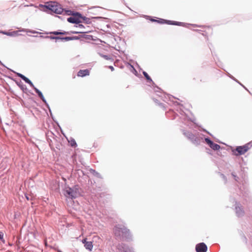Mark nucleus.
I'll list each match as a JSON object with an SVG mask.
<instances>
[{"label":"nucleus","mask_w":252,"mask_h":252,"mask_svg":"<svg viewBox=\"0 0 252 252\" xmlns=\"http://www.w3.org/2000/svg\"><path fill=\"white\" fill-rule=\"evenodd\" d=\"M114 232L116 236H121L126 240L131 239V235L129 230L124 225H116L114 228Z\"/></svg>","instance_id":"nucleus-1"},{"label":"nucleus","mask_w":252,"mask_h":252,"mask_svg":"<svg viewBox=\"0 0 252 252\" xmlns=\"http://www.w3.org/2000/svg\"><path fill=\"white\" fill-rule=\"evenodd\" d=\"M63 12V9L57 2L48 1V13L53 12L60 14Z\"/></svg>","instance_id":"nucleus-2"},{"label":"nucleus","mask_w":252,"mask_h":252,"mask_svg":"<svg viewBox=\"0 0 252 252\" xmlns=\"http://www.w3.org/2000/svg\"><path fill=\"white\" fill-rule=\"evenodd\" d=\"M64 194L66 197L71 199L75 198L78 195V192L76 189L69 187L65 188L64 190Z\"/></svg>","instance_id":"nucleus-3"},{"label":"nucleus","mask_w":252,"mask_h":252,"mask_svg":"<svg viewBox=\"0 0 252 252\" xmlns=\"http://www.w3.org/2000/svg\"><path fill=\"white\" fill-rule=\"evenodd\" d=\"M183 134L188 139H190L194 144L198 145L200 144V139L195 136L191 132L189 131H183Z\"/></svg>","instance_id":"nucleus-4"},{"label":"nucleus","mask_w":252,"mask_h":252,"mask_svg":"<svg viewBox=\"0 0 252 252\" xmlns=\"http://www.w3.org/2000/svg\"><path fill=\"white\" fill-rule=\"evenodd\" d=\"M235 211L238 217H242L245 215V211L243 206L239 203L236 202L235 204Z\"/></svg>","instance_id":"nucleus-5"},{"label":"nucleus","mask_w":252,"mask_h":252,"mask_svg":"<svg viewBox=\"0 0 252 252\" xmlns=\"http://www.w3.org/2000/svg\"><path fill=\"white\" fill-rule=\"evenodd\" d=\"M250 149L249 144H247L242 146H238L236 147L235 151L238 154L234 153L236 156L241 155L246 153Z\"/></svg>","instance_id":"nucleus-6"},{"label":"nucleus","mask_w":252,"mask_h":252,"mask_svg":"<svg viewBox=\"0 0 252 252\" xmlns=\"http://www.w3.org/2000/svg\"><path fill=\"white\" fill-rule=\"evenodd\" d=\"M48 38H50L52 39H56V41H69L72 40L78 39L79 38L77 36H72V37H60L58 36H48Z\"/></svg>","instance_id":"nucleus-7"},{"label":"nucleus","mask_w":252,"mask_h":252,"mask_svg":"<svg viewBox=\"0 0 252 252\" xmlns=\"http://www.w3.org/2000/svg\"><path fill=\"white\" fill-rule=\"evenodd\" d=\"M117 248L119 252H132V248H129L123 243L119 244L117 246Z\"/></svg>","instance_id":"nucleus-8"},{"label":"nucleus","mask_w":252,"mask_h":252,"mask_svg":"<svg viewBox=\"0 0 252 252\" xmlns=\"http://www.w3.org/2000/svg\"><path fill=\"white\" fill-rule=\"evenodd\" d=\"M205 141L206 143L214 150H218L220 149V146L217 144L214 143L209 138H205Z\"/></svg>","instance_id":"nucleus-9"},{"label":"nucleus","mask_w":252,"mask_h":252,"mask_svg":"<svg viewBox=\"0 0 252 252\" xmlns=\"http://www.w3.org/2000/svg\"><path fill=\"white\" fill-rule=\"evenodd\" d=\"M195 250L197 252H206L207 250V247L204 243H200L196 245Z\"/></svg>","instance_id":"nucleus-10"},{"label":"nucleus","mask_w":252,"mask_h":252,"mask_svg":"<svg viewBox=\"0 0 252 252\" xmlns=\"http://www.w3.org/2000/svg\"><path fill=\"white\" fill-rule=\"evenodd\" d=\"M63 13L67 15L78 16L79 17H81L83 20H86L87 19L85 17L82 16L80 13H79V12L73 13L72 11L70 10H63Z\"/></svg>","instance_id":"nucleus-11"},{"label":"nucleus","mask_w":252,"mask_h":252,"mask_svg":"<svg viewBox=\"0 0 252 252\" xmlns=\"http://www.w3.org/2000/svg\"><path fill=\"white\" fill-rule=\"evenodd\" d=\"M79 18H82L81 17H79L78 16H75V17H70L67 19V21L73 24H79L80 23V21Z\"/></svg>","instance_id":"nucleus-12"},{"label":"nucleus","mask_w":252,"mask_h":252,"mask_svg":"<svg viewBox=\"0 0 252 252\" xmlns=\"http://www.w3.org/2000/svg\"><path fill=\"white\" fill-rule=\"evenodd\" d=\"M165 23L169 24V25L182 26L183 27H187V25H189V24L185 23L175 22V21H169V20H166Z\"/></svg>","instance_id":"nucleus-13"},{"label":"nucleus","mask_w":252,"mask_h":252,"mask_svg":"<svg viewBox=\"0 0 252 252\" xmlns=\"http://www.w3.org/2000/svg\"><path fill=\"white\" fill-rule=\"evenodd\" d=\"M89 75V70L87 69L84 70H80L77 73V75L80 77H84Z\"/></svg>","instance_id":"nucleus-14"},{"label":"nucleus","mask_w":252,"mask_h":252,"mask_svg":"<svg viewBox=\"0 0 252 252\" xmlns=\"http://www.w3.org/2000/svg\"><path fill=\"white\" fill-rule=\"evenodd\" d=\"M18 76L23 79L26 83L29 84L31 87H33L32 83L26 76L21 74H19Z\"/></svg>","instance_id":"nucleus-15"},{"label":"nucleus","mask_w":252,"mask_h":252,"mask_svg":"<svg viewBox=\"0 0 252 252\" xmlns=\"http://www.w3.org/2000/svg\"><path fill=\"white\" fill-rule=\"evenodd\" d=\"M84 247H85V248L86 249L89 250L90 251H91L92 250L93 247L92 242L91 241H89V242L85 243V245H84Z\"/></svg>","instance_id":"nucleus-16"},{"label":"nucleus","mask_w":252,"mask_h":252,"mask_svg":"<svg viewBox=\"0 0 252 252\" xmlns=\"http://www.w3.org/2000/svg\"><path fill=\"white\" fill-rule=\"evenodd\" d=\"M68 141L71 147H75L77 146V144L74 139L70 138V140H68Z\"/></svg>","instance_id":"nucleus-17"},{"label":"nucleus","mask_w":252,"mask_h":252,"mask_svg":"<svg viewBox=\"0 0 252 252\" xmlns=\"http://www.w3.org/2000/svg\"><path fill=\"white\" fill-rule=\"evenodd\" d=\"M143 74L144 76H145V77L146 78V79H147L148 81H149V82H152V83H153V81H152V79H151V77L149 76V75L148 74V73H147L146 72H145V71H143Z\"/></svg>","instance_id":"nucleus-18"},{"label":"nucleus","mask_w":252,"mask_h":252,"mask_svg":"<svg viewBox=\"0 0 252 252\" xmlns=\"http://www.w3.org/2000/svg\"><path fill=\"white\" fill-rule=\"evenodd\" d=\"M35 92H36V93H37L38 96L43 100V101L45 102V103H46V101L45 100L43 95L42 94V93L37 89H35Z\"/></svg>","instance_id":"nucleus-19"},{"label":"nucleus","mask_w":252,"mask_h":252,"mask_svg":"<svg viewBox=\"0 0 252 252\" xmlns=\"http://www.w3.org/2000/svg\"><path fill=\"white\" fill-rule=\"evenodd\" d=\"M151 21L152 22H158V23H161V24H164V23H165V22H166L165 20L162 19H160L159 20H155L154 19H151Z\"/></svg>","instance_id":"nucleus-20"},{"label":"nucleus","mask_w":252,"mask_h":252,"mask_svg":"<svg viewBox=\"0 0 252 252\" xmlns=\"http://www.w3.org/2000/svg\"><path fill=\"white\" fill-rule=\"evenodd\" d=\"M40 9L44 11H47V5L40 4L39 5Z\"/></svg>","instance_id":"nucleus-21"},{"label":"nucleus","mask_w":252,"mask_h":252,"mask_svg":"<svg viewBox=\"0 0 252 252\" xmlns=\"http://www.w3.org/2000/svg\"><path fill=\"white\" fill-rule=\"evenodd\" d=\"M50 33H53L55 35H58V34H67V32H50Z\"/></svg>","instance_id":"nucleus-22"},{"label":"nucleus","mask_w":252,"mask_h":252,"mask_svg":"<svg viewBox=\"0 0 252 252\" xmlns=\"http://www.w3.org/2000/svg\"><path fill=\"white\" fill-rule=\"evenodd\" d=\"M3 236L4 234L2 232L0 231V240L2 241V242L4 244L5 243V240L3 239Z\"/></svg>","instance_id":"nucleus-23"},{"label":"nucleus","mask_w":252,"mask_h":252,"mask_svg":"<svg viewBox=\"0 0 252 252\" xmlns=\"http://www.w3.org/2000/svg\"><path fill=\"white\" fill-rule=\"evenodd\" d=\"M101 56L106 60H110L111 59V58L110 56L102 55Z\"/></svg>","instance_id":"nucleus-24"},{"label":"nucleus","mask_w":252,"mask_h":252,"mask_svg":"<svg viewBox=\"0 0 252 252\" xmlns=\"http://www.w3.org/2000/svg\"><path fill=\"white\" fill-rule=\"evenodd\" d=\"M92 171H93V173H94V174L95 176H96V177H97L98 178H100L101 176L99 173L95 172V170H93V169H92Z\"/></svg>","instance_id":"nucleus-25"},{"label":"nucleus","mask_w":252,"mask_h":252,"mask_svg":"<svg viewBox=\"0 0 252 252\" xmlns=\"http://www.w3.org/2000/svg\"><path fill=\"white\" fill-rule=\"evenodd\" d=\"M232 175L233 176V177H234V179L235 181H238V179L239 178L236 175L234 174V173H232Z\"/></svg>","instance_id":"nucleus-26"},{"label":"nucleus","mask_w":252,"mask_h":252,"mask_svg":"<svg viewBox=\"0 0 252 252\" xmlns=\"http://www.w3.org/2000/svg\"><path fill=\"white\" fill-rule=\"evenodd\" d=\"M229 76L232 78V79H233L234 80H235V81H236L237 82H238V81L232 76H231V75H229Z\"/></svg>","instance_id":"nucleus-27"},{"label":"nucleus","mask_w":252,"mask_h":252,"mask_svg":"<svg viewBox=\"0 0 252 252\" xmlns=\"http://www.w3.org/2000/svg\"><path fill=\"white\" fill-rule=\"evenodd\" d=\"M108 68L109 69H110L111 71H114V68L113 67V66H112L111 65L109 66Z\"/></svg>","instance_id":"nucleus-28"},{"label":"nucleus","mask_w":252,"mask_h":252,"mask_svg":"<svg viewBox=\"0 0 252 252\" xmlns=\"http://www.w3.org/2000/svg\"><path fill=\"white\" fill-rule=\"evenodd\" d=\"M220 176L221 177H222V178L224 180V181H226V177H225V176L223 175V174H220Z\"/></svg>","instance_id":"nucleus-29"},{"label":"nucleus","mask_w":252,"mask_h":252,"mask_svg":"<svg viewBox=\"0 0 252 252\" xmlns=\"http://www.w3.org/2000/svg\"><path fill=\"white\" fill-rule=\"evenodd\" d=\"M26 199L28 200H31V198L28 195H26Z\"/></svg>","instance_id":"nucleus-30"},{"label":"nucleus","mask_w":252,"mask_h":252,"mask_svg":"<svg viewBox=\"0 0 252 252\" xmlns=\"http://www.w3.org/2000/svg\"><path fill=\"white\" fill-rule=\"evenodd\" d=\"M88 242L86 241V239H84L82 240V243L85 244V243Z\"/></svg>","instance_id":"nucleus-31"},{"label":"nucleus","mask_w":252,"mask_h":252,"mask_svg":"<svg viewBox=\"0 0 252 252\" xmlns=\"http://www.w3.org/2000/svg\"><path fill=\"white\" fill-rule=\"evenodd\" d=\"M238 83H239L241 86H242V87L245 89V90H247V88L244 86V85H242V84H241L240 83H239V82H238Z\"/></svg>","instance_id":"nucleus-32"},{"label":"nucleus","mask_w":252,"mask_h":252,"mask_svg":"<svg viewBox=\"0 0 252 252\" xmlns=\"http://www.w3.org/2000/svg\"><path fill=\"white\" fill-rule=\"evenodd\" d=\"M238 83H239L241 86H242V87L245 89V90H247V88L244 86V85H242V84H241L240 83H239V82H238Z\"/></svg>","instance_id":"nucleus-33"},{"label":"nucleus","mask_w":252,"mask_h":252,"mask_svg":"<svg viewBox=\"0 0 252 252\" xmlns=\"http://www.w3.org/2000/svg\"><path fill=\"white\" fill-rule=\"evenodd\" d=\"M238 83H239L241 86H242V87L245 89V90H247V88L244 86V85H242V84H241L240 83H239V82H238Z\"/></svg>","instance_id":"nucleus-34"},{"label":"nucleus","mask_w":252,"mask_h":252,"mask_svg":"<svg viewBox=\"0 0 252 252\" xmlns=\"http://www.w3.org/2000/svg\"><path fill=\"white\" fill-rule=\"evenodd\" d=\"M238 83H239L241 86H242V87L245 89V90H247V88L244 86V85H242V84H241L240 83H239V82H238Z\"/></svg>","instance_id":"nucleus-35"},{"label":"nucleus","mask_w":252,"mask_h":252,"mask_svg":"<svg viewBox=\"0 0 252 252\" xmlns=\"http://www.w3.org/2000/svg\"><path fill=\"white\" fill-rule=\"evenodd\" d=\"M238 83H239L241 86H242V87L245 89V90H247V88L244 86V85H242V84H241L240 83H239V82H238Z\"/></svg>","instance_id":"nucleus-36"},{"label":"nucleus","mask_w":252,"mask_h":252,"mask_svg":"<svg viewBox=\"0 0 252 252\" xmlns=\"http://www.w3.org/2000/svg\"><path fill=\"white\" fill-rule=\"evenodd\" d=\"M238 83H239L241 86H242V87L245 89V90H247V88L244 86V85H242V84H241L240 83H239V82H238Z\"/></svg>","instance_id":"nucleus-37"},{"label":"nucleus","mask_w":252,"mask_h":252,"mask_svg":"<svg viewBox=\"0 0 252 252\" xmlns=\"http://www.w3.org/2000/svg\"><path fill=\"white\" fill-rule=\"evenodd\" d=\"M238 83H239L241 86H242V87L245 89V90H247V88L244 86V85H242V84H241L240 83H239V82H238Z\"/></svg>","instance_id":"nucleus-38"},{"label":"nucleus","mask_w":252,"mask_h":252,"mask_svg":"<svg viewBox=\"0 0 252 252\" xmlns=\"http://www.w3.org/2000/svg\"><path fill=\"white\" fill-rule=\"evenodd\" d=\"M48 109L49 112H50V114H51V116L52 117V113H51V110L50 109V108L49 106L48 107Z\"/></svg>","instance_id":"nucleus-39"},{"label":"nucleus","mask_w":252,"mask_h":252,"mask_svg":"<svg viewBox=\"0 0 252 252\" xmlns=\"http://www.w3.org/2000/svg\"><path fill=\"white\" fill-rule=\"evenodd\" d=\"M45 244L46 246L47 245V243L46 240H45Z\"/></svg>","instance_id":"nucleus-40"},{"label":"nucleus","mask_w":252,"mask_h":252,"mask_svg":"<svg viewBox=\"0 0 252 252\" xmlns=\"http://www.w3.org/2000/svg\"><path fill=\"white\" fill-rule=\"evenodd\" d=\"M79 26L80 27H83V26L82 25H79Z\"/></svg>","instance_id":"nucleus-41"},{"label":"nucleus","mask_w":252,"mask_h":252,"mask_svg":"<svg viewBox=\"0 0 252 252\" xmlns=\"http://www.w3.org/2000/svg\"><path fill=\"white\" fill-rule=\"evenodd\" d=\"M194 27H196L197 26L196 25H193Z\"/></svg>","instance_id":"nucleus-42"}]
</instances>
